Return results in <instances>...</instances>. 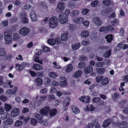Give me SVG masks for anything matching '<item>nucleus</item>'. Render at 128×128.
I'll return each mask as SVG.
<instances>
[{"instance_id": "nucleus-1", "label": "nucleus", "mask_w": 128, "mask_h": 128, "mask_svg": "<svg viewBox=\"0 0 128 128\" xmlns=\"http://www.w3.org/2000/svg\"><path fill=\"white\" fill-rule=\"evenodd\" d=\"M49 24L50 27V28H54L58 25V20L57 17L53 16L49 20Z\"/></svg>"}, {"instance_id": "nucleus-2", "label": "nucleus", "mask_w": 128, "mask_h": 128, "mask_svg": "<svg viewBox=\"0 0 128 128\" xmlns=\"http://www.w3.org/2000/svg\"><path fill=\"white\" fill-rule=\"evenodd\" d=\"M58 18L60 22L62 24L67 22L68 20V16L66 14L61 13L59 16Z\"/></svg>"}, {"instance_id": "nucleus-3", "label": "nucleus", "mask_w": 128, "mask_h": 128, "mask_svg": "<svg viewBox=\"0 0 128 128\" xmlns=\"http://www.w3.org/2000/svg\"><path fill=\"white\" fill-rule=\"evenodd\" d=\"M30 31V30L29 28L26 27H24L20 30L19 33L23 36H25L28 35Z\"/></svg>"}, {"instance_id": "nucleus-4", "label": "nucleus", "mask_w": 128, "mask_h": 128, "mask_svg": "<svg viewBox=\"0 0 128 128\" xmlns=\"http://www.w3.org/2000/svg\"><path fill=\"white\" fill-rule=\"evenodd\" d=\"M50 108V107L46 106L41 108L40 110V113L43 115L46 116L49 114Z\"/></svg>"}, {"instance_id": "nucleus-5", "label": "nucleus", "mask_w": 128, "mask_h": 128, "mask_svg": "<svg viewBox=\"0 0 128 128\" xmlns=\"http://www.w3.org/2000/svg\"><path fill=\"white\" fill-rule=\"evenodd\" d=\"M12 34L11 32L9 33L6 35H4L5 42L7 44H9L12 43Z\"/></svg>"}, {"instance_id": "nucleus-6", "label": "nucleus", "mask_w": 128, "mask_h": 128, "mask_svg": "<svg viewBox=\"0 0 128 128\" xmlns=\"http://www.w3.org/2000/svg\"><path fill=\"white\" fill-rule=\"evenodd\" d=\"M21 18V22L22 23L24 24L28 23V20L26 17L27 14L26 13L23 12L20 15Z\"/></svg>"}, {"instance_id": "nucleus-7", "label": "nucleus", "mask_w": 128, "mask_h": 128, "mask_svg": "<svg viewBox=\"0 0 128 128\" xmlns=\"http://www.w3.org/2000/svg\"><path fill=\"white\" fill-rule=\"evenodd\" d=\"M70 101V99L68 97L66 98L65 99L63 103V104L64 106V111H66L67 109L68 106L69 104Z\"/></svg>"}, {"instance_id": "nucleus-8", "label": "nucleus", "mask_w": 128, "mask_h": 128, "mask_svg": "<svg viewBox=\"0 0 128 128\" xmlns=\"http://www.w3.org/2000/svg\"><path fill=\"white\" fill-rule=\"evenodd\" d=\"M93 21L94 23L98 26H101L102 24L101 20L99 17H98L94 18Z\"/></svg>"}, {"instance_id": "nucleus-9", "label": "nucleus", "mask_w": 128, "mask_h": 128, "mask_svg": "<svg viewBox=\"0 0 128 128\" xmlns=\"http://www.w3.org/2000/svg\"><path fill=\"white\" fill-rule=\"evenodd\" d=\"M19 110L17 108H14L11 112V116L12 117L17 116L19 114Z\"/></svg>"}, {"instance_id": "nucleus-10", "label": "nucleus", "mask_w": 128, "mask_h": 128, "mask_svg": "<svg viewBox=\"0 0 128 128\" xmlns=\"http://www.w3.org/2000/svg\"><path fill=\"white\" fill-rule=\"evenodd\" d=\"M90 97L89 96H81L80 98H79L80 100L81 101L84 102L85 103H88L89 102Z\"/></svg>"}, {"instance_id": "nucleus-11", "label": "nucleus", "mask_w": 128, "mask_h": 128, "mask_svg": "<svg viewBox=\"0 0 128 128\" xmlns=\"http://www.w3.org/2000/svg\"><path fill=\"white\" fill-rule=\"evenodd\" d=\"M30 16L32 20L33 21H36L37 20V16L34 11H32L31 12Z\"/></svg>"}, {"instance_id": "nucleus-12", "label": "nucleus", "mask_w": 128, "mask_h": 128, "mask_svg": "<svg viewBox=\"0 0 128 128\" xmlns=\"http://www.w3.org/2000/svg\"><path fill=\"white\" fill-rule=\"evenodd\" d=\"M111 118H108L104 121L102 126L104 128H106L108 127L111 124Z\"/></svg>"}, {"instance_id": "nucleus-13", "label": "nucleus", "mask_w": 128, "mask_h": 128, "mask_svg": "<svg viewBox=\"0 0 128 128\" xmlns=\"http://www.w3.org/2000/svg\"><path fill=\"white\" fill-rule=\"evenodd\" d=\"M93 70L92 67L91 66H88L86 67L84 70L85 74H88L91 72Z\"/></svg>"}, {"instance_id": "nucleus-14", "label": "nucleus", "mask_w": 128, "mask_h": 128, "mask_svg": "<svg viewBox=\"0 0 128 128\" xmlns=\"http://www.w3.org/2000/svg\"><path fill=\"white\" fill-rule=\"evenodd\" d=\"M38 52L36 53L34 55V61L37 62H38L41 64H42V62L40 60H39V57L38 56L40 54Z\"/></svg>"}, {"instance_id": "nucleus-15", "label": "nucleus", "mask_w": 128, "mask_h": 128, "mask_svg": "<svg viewBox=\"0 0 128 128\" xmlns=\"http://www.w3.org/2000/svg\"><path fill=\"white\" fill-rule=\"evenodd\" d=\"M120 128H126L128 126V123L126 121L122 122L118 124Z\"/></svg>"}, {"instance_id": "nucleus-16", "label": "nucleus", "mask_w": 128, "mask_h": 128, "mask_svg": "<svg viewBox=\"0 0 128 128\" xmlns=\"http://www.w3.org/2000/svg\"><path fill=\"white\" fill-rule=\"evenodd\" d=\"M109 49V47L102 45L98 47V50L99 51L100 50L102 52H104L105 51Z\"/></svg>"}, {"instance_id": "nucleus-17", "label": "nucleus", "mask_w": 128, "mask_h": 128, "mask_svg": "<svg viewBox=\"0 0 128 128\" xmlns=\"http://www.w3.org/2000/svg\"><path fill=\"white\" fill-rule=\"evenodd\" d=\"M32 68L36 70H40L42 69V67L38 64H34Z\"/></svg>"}, {"instance_id": "nucleus-18", "label": "nucleus", "mask_w": 128, "mask_h": 128, "mask_svg": "<svg viewBox=\"0 0 128 128\" xmlns=\"http://www.w3.org/2000/svg\"><path fill=\"white\" fill-rule=\"evenodd\" d=\"M13 122V120L11 118H8L6 120L4 121L3 123L6 125L12 124Z\"/></svg>"}, {"instance_id": "nucleus-19", "label": "nucleus", "mask_w": 128, "mask_h": 128, "mask_svg": "<svg viewBox=\"0 0 128 128\" xmlns=\"http://www.w3.org/2000/svg\"><path fill=\"white\" fill-rule=\"evenodd\" d=\"M82 73V72L81 70H79L76 72L73 75V77L75 78H77L81 76Z\"/></svg>"}, {"instance_id": "nucleus-20", "label": "nucleus", "mask_w": 128, "mask_h": 128, "mask_svg": "<svg viewBox=\"0 0 128 128\" xmlns=\"http://www.w3.org/2000/svg\"><path fill=\"white\" fill-rule=\"evenodd\" d=\"M96 72L98 74H102L104 72L105 69L104 68H97L96 69Z\"/></svg>"}, {"instance_id": "nucleus-21", "label": "nucleus", "mask_w": 128, "mask_h": 128, "mask_svg": "<svg viewBox=\"0 0 128 128\" xmlns=\"http://www.w3.org/2000/svg\"><path fill=\"white\" fill-rule=\"evenodd\" d=\"M79 12L78 10H74L72 12L71 16L73 18H76L78 16Z\"/></svg>"}, {"instance_id": "nucleus-22", "label": "nucleus", "mask_w": 128, "mask_h": 128, "mask_svg": "<svg viewBox=\"0 0 128 128\" xmlns=\"http://www.w3.org/2000/svg\"><path fill=\"white\" fill-rule=\"evenodd\" d=\"M57 113V110L55 108L50 110L49 112V115L50 116H55Z\"/></svg>"}, {"instance_id": "nucleus-23", "label": "nucleus", "mask_w": 128, "mask_h": 128, "mask_svg": "<svg viewBox=\"0 0 128 128\" xmlns=\"http://www.w3.org/2000/svg\"><path fill=\"white\" fill-rule=\"evenodd\" d=\"M89 32L86 30H84L82 31L81 34L82 37L83 38H86L89 36Z\"/></svg>"}, {"instance_id": "nucleus-24", "label": "nucleus", "mask_w": 128, "mask_h": 128, "mask_svg": "<svg viewBox=\"0 0 128 128\" xmlns=\"http://www.w3.org/2000/svg\"><path fill=\"white\" fill-rule=\"evenodd\" d=\"M41 6L43 8L47 10L48 8L47 3L44 1H42L40 2Z\"/></svg>"}, {"instance_id": "nucleus-25", "label": "nucleus", "mask_w": 128, "mask_h": 128, "mask_svg": "<svg viewBox=\"0 0 128 128\" xmlns=\"http://www.w3.org/2000/svg\"><path fill=\"white\" fill-rule=\"evenodd\" d=\"M68 34H62L61 35V38L62 40V41H65L68 39Z\"/></svg>"}, {"instance_id": "nucleus-26", "label": "nucleus", "mask_w": 128, "mask_h": 128, "mask_svg": "<svg viewBox=\"0 0 128 128\" xmlns=\"http://www.w3.org/2000/svg\"><path fill=\"white\" fill-rule=\"evenodd\" d=\"M64 4L63 2H60L58 3L57 6L59 10H62L64 8Z\"/></svg>"}, {"instance_id": "nucleus-27", "label": "nucleus", "mask_w": 128, "mask_h": 128, "mask_svg": "<svg viewBox=\"0 0 128 128\" xmlns=\"http://www.w3.org/2000/svg\"><path fill=\"white\" fill-rule=\"evenodd\" d=\"M72 109L73 112L75 114H78L80 112L78 108L75 106H72Z\"/></svg>"}, {"instance_id": "nucleus-28", "label": "nucleus", "mask_w": 128, "mask_h": 128, "mask_svg": "<svg viewBox=\"0 0 128 128\" xmlns=\"http://www.w3.org/2000/svg\"><path fill=\"white\" fill-rule=\"evenodd\" d=\"M20 119L22 120L23 122L26 123L30 119V118L28 116L25 117L24 116H22L20 118Z\"/></svg>"}, {"instance_id": "nucleus-29", "label": "nucleus", "mask_w": 128, "mask_h": 128, "mask_svg": "<svg viewBox=\"0 0 128 128\" xmlns=\"http://www.w3.org/2000/svg\"><path fill=\"white\" fill-rule=\"evenodd\" d=\"M20 38L19 35L16 33H14L13 36V39L14 41H17Z\"/></svg>"}, {"instance_id": "nucleus-30", "label": "nucleus", "mask_w": 128, "mask_h": 128, "mask_svg": "<svg viewBox=\"0 0 128 128\" xmlns=\"http://www.w3.org/2000/svg\"><path fill=\"white\" fill-rule=\"evenodd\" d=\"M37 85L38 86L41 85L42 84V78H36L35 80Z\"/></svg>"}, {"instance_id": "nucleus-31", "label": "nucleus", "mask_w": 128, "mask_h": 128, "mask_svg": "<svg viewBox=\"0 0 128 128\" xmlns=\"http://www.w3.org/2000/svg\"><path fill=\"white\" fill-rule=\"evenodd\" d=\"M68 84L66 80H61L60 84V86L62 87H65Z\"/></svg>"}, {"instance_id": "nucleus-32", "label": "nucleus", "mask_w": 128, "mask_h": 128, "mask_svg": "<svg viewBox=\"0 0 128 128\" xmlns=\"http://www.w3.org/2000/svg\"><path fill=\"white\" fill-rule=\"evenodd\" d=\"M73 66L72 64H68L67 66L66 69V72H71L72 70Z\"/></svg>"}, {"instance_id": "nucleus-33", "label": "nucleus", "mask_w": 128, "mask_h": 128, "mask_svg": "<svg viewBox=\"0 0 128 128\" xmlns=\"http://www.w3.org/2000/svg\"><path fill=\"white\" fill-rule=\"evenodd\" d=\"M10 115L7 112H5L1 114V118L2 120H4L7 117H8Z\"/></svg>"}, {"instance_id": "nucleus-34", "label": "nucleus", "mask_w": 128, "mask_h": 128, "mask_svg": "<svg viewBox=\"0 0 128 128\" xmlns=\"http://www.w3.org/2000/svg\"><path fill=\"white\" fill-rule=\"evenodd\" d=\"M4 108L6 111L8 112L12 109V107L10 105L5 103L4 104Z\"/></svg>"}, {"instance_id": "nucleus-35", "label": "nucleus", "mask_w": 128, "mask_h": 128, "mask_svg": "<svg viewBox=\"0 0 128 128\" xmlns=\"http://www.w3.org/2000/svg\"><path fill=\"white\" fill-rule=\"evenodd\" d=\"M86 64L84 62H80L78 63V67L80 69H81L83 68L86 66Z\"/></svg>"}, {"instance_id": "nucleus-36", "label": "nucleus", "mask_w": 128, "mask_h": 128, "mask_svg": "<svg viewBox=\"0 0 128 128\" xmlns=\"http://www.w3.org/2000/svg\"><path fill=\"white\" fill-rule=\"evenodd\" d=\"M49 76L52 78H55L58 76V74L55 72H51L48 74Z\"/></svg>"}, {"instance_id": "nucleus-37", "label": "nucleus", "mask_w": 128, "mask_h": 128, "mask_svg": "<svg viewBox=\"0 0 128 128\" xmlns=\"http://www.w3.org/2000/svg\"><path fill=\"white\" fill-rule=\"evenodd\" d=\"M112 34H109L107 36L105 37L107 41L108 42H110L112 40Z\"/></svg>"}, {"instance_id": "nucleus-38", "label": "nucleus", "mask_w": 128, "mask_h": 128, "mask_svg": "<svg viewBox=\"0 0 128 128\" xmlns=\"http://www.w3.org/2000/svg\"><path fill=\"white\" fill-rule=\"evenodd\" d=\"M15 68L17 70L19 71H20L23 69L21 64H16Z\"/></svg>"}, {"instance_id": "nucleus-39", "label": "nucleus", "mask_w": 128, "mask_h": 128, "mask_svg": "<svg viewBox=\"0 0 128 128\" xmlns=\"http://www.w3.org/2000/svg\"><path fill=\"white\" fill-rule=\"evenodd\" d=\"M55 41L53 39H49L48 41V43L52 45H54L55 44Z\"/></svg>"}, {"instance_id": "nucleus-40", "label": "nucleus", "mask_w": 128, "mask_h": 128, "mask_svg": "<svg viewBox=\"0 0 128 128\" xmlns=\"http://www.w3.org/2000/svg\"><path fill=\"white\" fill-rule=\"evenodd\" d=\"M102 2L104 4L107 6H110L111 3L110 0H103Z\"/></svg>"}, {"instance_id": "nucleus-41", "label": "nucleus", "mask_w": 128, "mask_h": 128, "mask_svg": "<svg viewBox=\"0 0 128 128\" xmlns=\"http://www.w3.org/2000/svg\"><path fill=\"white\" fill-rule=\"evenodd\" d=\"M109 82V80L107 78H105L102 79L101 81V84L103 85L106 84Z\"/></svg>"}, {"instance_id": "nucleus-42", "label": "nucleus", "mask_w": 128, "mask_h": 128, "mask_svg": "<svg viewBox=\"0 0 128 128\" xmlns=\"http://www.w3.org/2000/svg\"><path fill=\"white\" fill-rule=\"evenodd\" d=\"M6 54V52L4 48H0V56H4Z\"/></svg>"}, {"instance_id": "nucleus-43", "label": "nucleus", "mask_w": 128, "mask_h": 128, "mask_svg": "<svg viewBox=\"0 0 128 128\" xmlns=\"http://www.w3.org/2000/svg\"><path fill=\"white\" fill-rule=\"evenodd\" d=\"M111 51L109 50L105 52L104 54V56L105 58L109 57L111 54Z\"/></svg>"}, {"instance_id": "nucleus-44", "label": "nucleus", "mask_w": 128, "mask_h": 128, "mask_svg": "<svg viewBox=\"0 0 128 128\" xmlns=\"http://www.w3.org/2000/svg\"><path fill=\"white\" fill-rule=\"evenodd\" d=\"M79 60H80L82 61H86L88 60L87 58L85 56H82L79 58Z\"/></svg>"}, {"instance_id": "nucleus-45", "label": "nucleus", "mask_w": 128, "mask_h": 128, "mask_svg": "<svg viewBox=\"0 0 128 128\" xmlns=\"http://www.w3.org/2000/svg\"><path fill=\"white\" fill-rule=\"evenodd\" d=\"M30 123L32 125L35 126L37 123V121L35 118H32L31 120Z\"/></svg>"}, {"instance_id": "nucleus-46", "label": "nucleus", "mask_w": 128, "mask_h": 128, "mask_svg": "<svg viewBox=\"0 0 128 128\" xmlns=\"http://www.w3.org/2000/svg\"><path fill=\"white\" fill-rule=\"evenodd\" d=\"M80 44V43L74 44L72 45V48L74 50H76L79 48Z\"/></svg>"}, {"instance_id": "nucleus-47", "label": "nucleus", "mask_w": 128, "mask_h": 128, "mask_svg": "<svg viewBox=\"0 0 128 128\" xmlns=\"http://www.w3.org/2000/svg\"><path fill=\"white\" fill-rule=\"evenodd\" d=\"M101 98L98 97H95L92 99V102H93L96 103L100 101Z\"/></svg>"}, {"instance_id": "nucleus-48", "label": "nucleus", "mask_w": 128, "mask_h": 128, "mask_svg": "<svg viewBox=\"0 0 128 128\" xmlns=\"http://www.w3.org/2000/svg\"><path fill=\"white\" fill-rule=\"evenodd\" d=\"M38 122L42 124H44V126L47 125L48 123V122L46 120H44L42 118L41 120H39Z\"/></svg>"}, {"instance_id": "nucleus-49", "label": "nucleus", "mask_w": 128, "mask_h": 128, "mask_svg": "<svg viewBox=\"0 0 128 128\" xmlns=\"http://www.w3.org/2000/svg\"><path fill=\"white\" fill-rule=\"evenodd\" d=\"M106 29L107 28H106V27L104 26H102L100 28L99 30V31L100 32H104L105 33H106Z\"/></svg>"}, {"instance_id": "nucleus-50", "label": "nucleus", "mask_w": 128, "mask_h": 128, "mask_svg": "<svg viewBox=\"0 0 128 128\" xmlns=\"http://www.w3.org/2000/svg\"><path fill=\"white\" fill-rule=\"evenodd\" d=\"M105 64L104 62H98L96 63L95 64V66L97 67L102 66Z\"/></svg>"}, {"instance_id": "nucleus-51", "label": "nucleus", "mask_w": 128, "mask_h": 128, "mask_svg": "<svg viewBox=\"0 0 128 128\" xmlns=\"http://www.w3.org/2000/svg\"><path fill=\"white\" fill-rule=\"evenodd\" d=\"M98 3V0L93 1L91 2V5L92 7H94L97 5Z\"/></svg>"}, {"instance_id": "nucleus-52", "label": "nucleus", "mask_w": 128, "mask_h": 128, "mask_svg": "<svg viewBox=\"0 0 128 128\" xmlns=\"http://www.w3.org/2000/svg\"><path fill=\"white\" fill-rule=\"evenodd\" d=\"M0 100L4 102H5L8 100V98L6 96L2 95L0 96Z\"/></svg>"}, {"instance_id": "nucleus-53", "label": "nucleus", "mask_w": 128, "mask_h": 128, "mask_svg": "<svg viewBox=\"0 0 128 128\" xmlns=\"http://www.w3.org/2000/svg\"><path fill=\"white\" fill-rule=\"evenodd\" d=\"M34 117L36 119L39 120H40L42 119V116L38 113H36L35 114Z\"/></svg>"}, {"instance_id": "nucleus-54", "label": "nucleus", "mask_w": 128, "mask_h": 128, "mask_svg": "<svg viewBox=\"0 0 128 128\" xmlns=\"http://www.w3.org/2000/svg\"><path fill=\"white\" fill-rule=\"evenodd\" d=\"M93 123V127L95 126V128H100V124L98 122L95 121Z\"/></svg>"}, {"instance_id": "nucleus-55", "label": "nucleus", "mask_w": 128, "mask_h": 128, "mask_svg": "<svg viewBox=\"0 0 128 128\" xmlns=\"http://www.w3.org/2000/svg\"><path fill=\"white\" fill-rule=\"evenodd\" d=\"M44 51L45 52H48L50 51V48L46 46H44L43 48Z\"/></svg>"}, {"instance_id": "nucleus-56", "label": "nucleus", "mask_w": 128, "mask_h": 128, "mask_svg": "<svg viewBox=\"0 0 128 128\" xmlns=\"http://www.w3.org/2000/svg\"><path fill=\"white\" fill-rule=\"evenodd\" d=\"M48 91V90L47 88H44L41 89L40 90V92L41 93L43 94L47 93Z\"/></svg>"}, {"instance_id": "nucleus-57", "label": "nucleus", "mask_w": 128, "mask_h": 128, "mask_svg": "<svg viewBox=\"0 0 128 128\" xmlns=\"http://www.w3.org/2000/svg\"><path fill=\"white\" fill-rule=\"evenodd\" d=\"M22 121L18 120L15 124V126H20L22 124Z\"/></svg>"}, {"instance_id": "nucleus-58", "label": "nucleus", "mask_w": 128, "mask_h": 128, "mask_svg": "<svg viewBox=\"0 0 128 128\" xmlns=\"http://www.w3.org/2000/svg\"><path fill=\"white\" fill-rule=\"evenodd\" d=\"M107 32H108V31H112L113 30V28L111 26H108L106 27Z\"/></svg>"}, {"instance_id": "nucleus-59", "label": "nucleus", "mask_w": 128, "mask_h": 128, "mask_svg": "<svg viewBox=\"0 0 128 128\" xmlns=\"http://www.w3.org/2000/svg\"><path fill=\"white\" fill-rule=\"evenodd\" d=\"M89 12L88 10L86 8L84 9L82 11V13L84 15H86Z\"/></svg>"}, {"instance_id": "nucleus-60", "label": "nucleus", "mask_w": 128, "mask_h": 128, "mask_svg": "<svg viewBox=\"0 0 128 128\" xmlns=\"http://www.w3.org/2000/svg\"><path fill=\"white\" fill-rule=\"evenodd\" d=\"M83 25L86 27L88 26H89L90 23L88 21H85L82 22Z\"/></svg>"}, {"instance_id": "nucleus-61", "label": "nucleus", "mask_w": 128, "mask_h": 128, "mask_svg": "<svg viewBox=\"0 0 128 128\" xmlns=\"http://www.w3.org/2000/svg\"><path fill=\"white\" fill-rule=\"evenodd\" d=\"M50 83V79L47 78L46 79L45 84L48 85Z\"/></svg>"}, {"instance_id": "nucleus-62", "label": "nucleus", "mask_w": 128, "mask_h": 128, "mask_svg": "<svg viewBox=\"0 0 128 128\" xmlns=\"http://www.w3.org/2000/svg\"><path fill=\"white\" fill-rule=\"evenodd\" d=\"M93 123H88L86 127V128H93Z\"/></svg>"}, {"instance_id": "nucleus-63", "label": "nucleus", "mask_w": 128, "mask_h": 128, "mask_svg": "<svg viewBox=\"0 0 128 128\" xmlns=\"http://www.w3.org/2000/svg\"><path fill=\"white\" fill-rule=\"evenodd\" d=\"M54 40L55 41V44L56 43V44L58 45L60 44V38L58 37H57Z\"/></svg>"}, {"instance_id": "nucleus-64", "label": "nucleus", "mask_w": 128, "mask_h": 128, "mask_svg": "<svg viewBox=\"0 0 128 128\" xmlns=\"http://www.w3.org/2000/svg\"><path fill=\"white\" fill-rule=\"evenodd\" d=\"M118 22V20L117 19H115L112 22V26H115L116 24Z\"/></svg>"}]
</instances>
